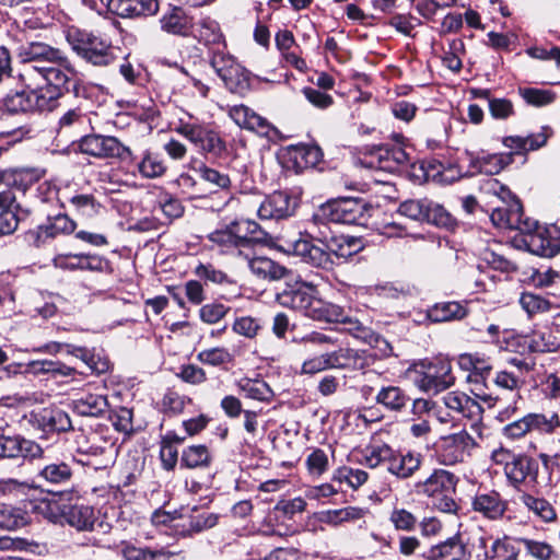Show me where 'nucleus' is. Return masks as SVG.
<instances>
[{
    "label": "nucleus",
    "instance_id": "nucleus-34",
    "mask_svg": "<svg viewBox=\"0 0 560 560\" xmlns=\"http://www.w3.org/2000/svg\"><path fill=\"white\" fill-rule=\"evenodd\" d=\"M124 560H171L173 553L163 549L152 550L132 541L121 540L114 546Z\"/></svg>",
    "mask_w": 560,
    "mask_h": 560
},
{
    "label": "nucleus",
    "instance_id": "nucleus-14",
    "mask_svg": "<svg viewBox=\"0 0 560 560\" xmlns=\"http://www.w3.org/2000/svg\"><path fill=\"white\" fill-rule=\"evenodd\" d=\"M538 472V462L525 454L514 455L505 468V476L514 488L526 482H537Z\"/></svg>",
    "mask_w": 560,
    "mask_h": 560
},
{
    "label": "nucleus",
    "instance_id": "nucleus-49",
    "mask_svg": "<svg viewBox=\"0 0 560 560\" xmlns=\"http://www.w3.org/2000/svg\"><path fill=\"white\" fill-rule=\"evenodd\" d=\"M527 343L533 352H556L560 349V341L548 328L534 330Z\"/></svg>",
    "mask_w": 560,
    "mask_h": 560
},
{
    "label": "nucleus",
    "instance_id": "nucleus-60",
    "mask_svg": "<svg viewBox=\"0 0 560 560\" xmlns=\"http://www.w3.org/2000/svg\"><path fill=\"white\" fill-rule=\"evenodd\" d=\"M238 65L235 58L224 50L211 51L210 66L221 80L225 79L226 74Z\"/></svg>",
    "mask_w": 560,
    "mask_h": 560
},
{
    "label": "nucleus",
    "instance_id": "nucleus-50",
    "mask_svg": "<svg viewBox=\"0 0 560 560\" xmlns=\"http://www.w3.org/2000/svg\"><path fill=\"white\" fill-rule=\"evenodd\" d=\"M68 201L78 215L88 219L96 217L103 208L101 202L91 194H75Z\"/></svg>",
    "mask_w": 560,
    "mask_h": 560
},
{
    "label": "nucleus",
    "instance_id": "nucleus-20",
    "mask_svg": "<svg viewBox=\"0 0 560 560\" xmlns=\"http://www.w3.org/2000/svg\"><path fill=\"white\" fill-rule=\"evenodd\" d=\"M295 202L285 191H275L258 208L260 219H283L293 214Z\"/></svg>",
    "mask_w": 560,
    "mask_h": 560
},
{
    "label": "nucleus",
    "instance_id": "nucleus-42",
    "mask_svg": "<svg viewBox=\"0 0 560 560\" xmlns=\"http://www.w3.org/2000/svg\"><path fill=\"white\" fill-rule=\"evenodd\" d=\"M190 36H194L205 45H217L224 42L219 23L210 18H203L197 24L192 23Z\"/></svg>",
    "mask_w": 560,
    "mask_h": 560
},
{
    "label": "nucleus",
    "instance_id": "nucleus-5",
    "mask_svg": "<svg viewBox=\"0 0 560 560\" xmlns=\"http://www.w3.org/2000/svg\"><path fill=\"white\" fill-rule=\"evenodd\" d=\"M22 81L26 89L9 94L4 98V106L9 112L51 110L54 108V95H46L43 88H39V82Z\"/></svg>",
    "mask_w": 560,
    "mask_h": 560
},
{
    "label": "nucleus",
    "instance_id": "nucleus-39",
    "mask_svg": "<svg viewBox=\"0 0 560 560\" xmlns=\"http://www.w3.org/2000/svg\"><path fill=\"white\" fill-rule=\"evenodd\" d=\"M458 365L462 370L470 372L469 382H479V377L483 378L492 370L489 358L479 353H463L458 357Z\"/></svg>",
    "mask_w": 560,
    "mask_h": 560
},
{
    "label": "nucleus",
    "instance_id": "nucleus-41",
    "mask_svg": "<svg viewBox=\"0 0 560 560\" xmlns=\"http://www.w3.org/2000/svg\"><path fill=\"white\" fill-rule=\"evenodd\" d=\"M63 517L67 524L78 530H92L96 520L93 508L79 504L67 508Z\"/></svg>",
    "mask_w": 560,
    "mask_h": 560
},
{
    "label": "nucleus",
    "instance_id": "nucleus-44",
    "mask_svg": "<svg viewBox=\"0 0 560 560\" xmlns=\"http://www.w3.org/2000/svg\"><path fill=\"white\" fill-rule=\"evenodd\" d=\"M375 400L389 411L400 412L408 404L409 397L398 386H385L382 387Z\"/></svg>",
    "mask_w": 560,
    "mask_h": 560
},
{
    "label": "nucleus",
    "instance_id": "nucleus-25",
    "mask_svg": "<svg viewBox=\"0 0 560 560\" xmlns=\"http://www.w3.org/2000/svg\"><path fill=\"white\" fill-rule=\"evenodd\" d=\"M90 128V120L79 109H69L58 122V136L66 137L75 143Z\"/></svg>",
    "mask_w": 560,
    "mask_h": 560
},
{
    "label": "nucleus",
    "instance_id": "nucleus-8",
    "mask_svg": "<svg viewBox=\"0 0 560 560\" xmlns=\"http://www.w3.org/2000/svg\"><path fill=\"white\" fill-rule=\"evenodd\" d=\"M423 368L424 370L416 380L417 386L423 392L438 394L451 387L455 382L451 363L446 360L438 359Z\"/></svg>",
    "mask_w": 560,
    "mask_h": 560
},
{
    "label": "nucleus",
    "instance_id": "nucleus-24",
    "mask_svg": "<svg viewBox=\"0 0 560 560\" xmlns=\"http://www.w3.org/2000/svg\"><path fill=\"white\" fill-rule=\"evenodd\" d=\"M229 116L241 128L268 136L271 130L269 121L245 105H235L229 109Z\"/></svg>",
    "mask_w": 560,
    "mask_h": 560
},
{
    "label": "nucleus",
    "instance_id": "nucleus-18",
    "mask_svg": "<svg viewBox=\"0 0 560 560\" xmlns=\"http://www.w3.org/2000/svg\"><path fill=\"white\" fill-rule=\"evenodd\" d=\"M38 491L37 486L26 481L12 478L0 480V492L14 495L18 499L30 500V510L33 513H42L49 508L47 500L36 501L34 499L35 493Z\"/></svg>",
    "mask_w": 560,
    "mask_h": 560
},
{
    "label": "nucleus",
    "instance_id": "nucleus-3",
    "mask_svg": "<svg viewBox=\"0 0 560 560\" xmlns=\"http://www.w3.org/2000/svg\"><path fill=\"white\" fill-rule=\"evenodd\" d=\"M280 248L289 254L299 256L304 262L322 269H331L335 265L328 244L325 246L314 243L308 234L299 233L298 237L281 238Z\"/></svg>",
    "mask_w": 560,
    "mask_h": 560
},
{
    "label": "nucleus",
    "instance_id": "nucleus-1",
    "mask_svg": "<svg viewBox=\"0 0 560 560\" xmlns=\"http://www.w3.org/2000/svg\"><path fill=\"white\" fill-rule=\"evenodd\" d=\"M48 63L49 67L27 66L20 74L21 80L39 82V88H43L46 95H54V104L66 92H72L75 96H79V72L70 60L62 52H59Z\"/></svg>",
    "mask_w": 560,
    "mask_h": 560
},
{
    "label": "nucleus",
    "instance_id": "nucleus-53",
    "mask_svg": "<svg viewBox=\"0 0 560 560\" xmlns=\"http://www.w3.org/2000/svg\"><path fill=\"white\" fill-rule=\"evenodd\" d=\"M208 240L212 245L219 247L222 253H230L233 249H237L240 256L244 255V250L238 246L230 223L211 232L208 235Z\"/></svg>",
    "mask_w": 560,
    "mask_h": 560
},
{
    "label": "nucleus",
    "instance_id": "nucleus-64",
    "mask_svg": "<svg viewBox=\"0 0 560 560\" xmlns=\"http://www.w3.org/2000/svg\"><path fill=\"white\" fill-rule=\"evenodd\" d=\"M332 479L339 482H346L349 487L357 489L368 480V472L343 466L335 470Z\"/></svg>",
    "mask_w": 560,
    "mask_h": 560
},
{
    "label": "nucleus",
    "instance_id": "nucleus-61",
    "mask_svg": "<svg viewBox=\"0 0 560 560\" xmlns=\"http://www.w3.org/2000/svg\"><path fill=\"white\" fill-rule=\"evenodd\" d=\"M520 304L529 316L548 312L552 306L549 300L532 292H524L520 298Z\"/></svg>",
    "mask_w": 560,
    "mask_h": 560
},
{
    "label": "nucleus",
    "instance_id": "nucleus-26",
    "mask_svg": "<svg viewBox=\"0 0 560 560\" xmlns=\"http://www.w3.org/2000/svg\"><path fill=\"white\" fill-rule=\"evenodd\" d=\"M159 23L161 30L171 35L187 37L192 33V18L179 7H173L165 12Z\"/></svg>",
    "mask_w": 560,
    "mask_h": 560
},
{
    "label": "nucleus",
    "instance_id": "nucleus-4",
    "mask_svg": "<svg viewBox=\"0 0 560 560\" xmlns=\"http://www.w3.org/2000/svg\"><path fill=\"white\" fill-rule=\"evenodd\" d=\"M364 217V206L358 199L343 198L322 205L313 214L316 223L359 224Z\"/></svg>",
    "mask_w": 560,
    "mask_h": 560
},
{
    "label": "nucleus",
    "instance_id": "nucleus-21",
    "mask_svg": "<svg viewBox=\"0 0 560 560\" xmlns=\"http://www.w3.org/2000/svg\"><path fill=\"white\" fill-rule=\"evenodd\" d=\"M310 318L328 323L348 324V329L351 331L360 330L361 328L360 323L357 319H352L341 306L325 302L320 299L314 302V307L311 310Z\"/></svg>",
    "mask_w": 560,
    "mask_h": 560
},
{
    "label": "nucleus",
    "instance_id": "nucleus-43",
    "mask_svg": "<svg viewBox=\"0 0 560 560\" xmlns=\"http://www.w3.org/2000/svg\"><path fill=\"white\" fill-rule=\"evenodd\" d=\"M520 502L542 522L550 523L555 522L557 518V513L553 506L544 498L534 497L530 493L523 492L520 495Z\"/></svg>",
    "mask_w": 560,
    "mask_h": 560
},
{
    "label": "nucleus",
    "instance_id": "nucleus-33",
    "mask_svg": "<svg viewBox=\"0 0 560 560\" xmlns=\"http://www.w3.org/2000/svg\"><path fill=\"white\" fill-rule=\"evenodd\" d=\"M244 259L250 272L259 279L276 281L285 277L288 269L267 257H250L244 253Z\"/></svg>",
    "mask_w": 560,
    "mask_h": 560
},
{
    "label": "nucleus",
    "instance_id": "nucleus-56",
    "mask_svg": "<svg viewBox=\"0 0 560 560\" xmlns=\"http://www.w3.org/2000/svg\"><path fill=\"white\" fill-rule=\"evenodd\" d=\"M39 179V173L36 170L21 168L4 172V183L7 186L25 191Z\"/></svg>",
    "mask_w": 560,
    "mask_h": 560
},
{
    "label": "nucleus",
    "instance_id": "nucleus-40",
    "mask_svg": "<svg viewBox=\"0 0 560 560\" xmlns=\"http://www.w3.org/2000/svg\"><path fill=\"white\" fill-rule=\"evenodd\" d=\"M25 374L33 375L51 374L52 377H68L77 374L74 368L68 366L60 361L35 360L25 364Z\"/></svg>",
    "mask_w": 560,
    "mask_h": 560
},
{
    "label": "nucleus",
    "instance_id": "nucleus-31",
    "mask_svg": "<svg viewBox=\"0 0 560 560\" xmlns=\"http://www.w3.org/2000/svg\"><path fill=\"white\" fill-rule=\"evenodd\" d=\"M288 167L301 173L308 167L315 166L320 160L318 148L305 144L291 145L285 153Z\"/></svg>",
    "mask_w": 560,
    "mask_h": 560
},
{
    "label": "nucleus",
    "instance_id": "nucleus-62",
    "mask_svg": "<svg viewBox=\"0 0 560 560\" xmlns=\"http://www.w3.org/2000/svg\"><path fill=\"white\" fill-rule=\"evenodd\" d=\"M197 360L206 365L221 366L229 364L233 361V355L225 348H210L200 351L197 354Z\"/></svg>",
    "mask_w": 560,
    "mask_h": 560
},
{
    "label": "nucleus",
    "instance_id": "nucleus-9",
    "mask_svg": "<svg viewBox=\"0 0 560 560\" xmlns=\"http://www.w3.org/2000/svg\"><path fill=\"white\" fill-rule=\"evenodd\" d=\"M490 219L500 229L518 230L520 232H528L536 225V220L524 217L523 207L516 198L506 199L503 206L495 207Z\"/></svg>",
    "mask_w": 560,
    "mask_h": 560
},
{
    "label": "nucleus",
    "instance_id": "nucleus-63",
    "mask_svg": "<svg viewBox=\"0 0 560 560\" xmlns=\"http://www.w3.org/2000/svg\"><path fill=\"white\" fill-rule=\"evenodd\" d=\"M390 448L387 444L371 445L363 451L362 463L370 468H375L381 464L387 466Z\"/></svg>",
    "mask_w": 560,
    "mask_h": 560
},
{
    "label": "nucleus",
    "instance_id": "nucleus-17",
    "mask_svg": "<svg viewBox=\"0 0 560 560\" xmlns=\"http://www.w3.org/2000/svg\"><path fill=\"white\" fill-rule=\"evenodd\" d=\"M184 510L186 516L182 523L174 525L176 528L180 527L179 533L183 536H191L213 528L220 518L219 514L200 510L197 506L184 508Z\"/></svg>",
    "mask_w": 560,
    "mask_h": 560
},
{
    "label": "nucleus",
    "instance_id": "nucleus-51",
    "mask_svg": "<svg viewBox=\"0 0 560 560\" xmlns=\"http://www.w3.org/2000/svg\"><path fill=\"white\" fill-rule=\"evenodd\" d=\"M465 556V546L457 537H452L433 547L430 558L434 560H463Z\"/></svg>",
    "mask_w": 560,
    "mask_h": 560
},
{
    "label": "nucleus",
    "instance_id": "nucleus-59",
    "mask_svg": "<svg viewBox=\"0 0 560 560\" xmlns=\"http://www.w3.org/2000/svg\"><path fill=\"white\" fill-rule=\"evenodd\" d=\"M210 460V453L205 445H191L182 454V464L188 468L208 466Z\"/></svg>",
    "mask_w": 560,
    "mask_h": 560
},
{
    "label": "nucleus",
    "instance_id": "nucleus-36",
    "mask_svg": "<svg viewBox=\"0 0 560 560\" xmlns=\"http://www.w3.org/2000/svg\"><path fill=\"white\" fill-rule=\"evenodd\" d=\"M468 311L465 304L456 301L435 303L427 312V317L432 323H444L451 320H460L467 315Z\"/></svg>",
    "mask_w": 560,
    "mask_h": 560
},
{
    "label": "nucleus",
    "instance_id": "nucleus-7",
    "mask_svg": "<svg viewBox=\"0 0 560 560\" xmlns=\"http://www.w3.org/2000/svg\"><path fill=\"white\" fill-rule=\"evenodd\" d=\"M176 131L202 152L218 156L225 151V142L220 135L202 125L180 120Z\"/></svg>",
    "mask_w": 560,
    "mask_h": 560
},
{
    "label": "nucleus",
    "instance_id": "nucleus-12",
    "mask_svg": "<svg viewBox=\"0 0 560 560\" xmlns=\"http://www.w3.org/2000/svg\"><path fill=\"white\" fill-rule=\"evenodd\" d=\"M457 482L458 478L453 472L435 468L425 479L416 482L415 489L428 498L446 497L455 493Z\"/></svg>",
    "mask_w": 560,
    "mask_h": 560
},
{
    "label": "nucleus",
    "instance_id": "nucleus-52",
    "mask_svg": "<svg viewBox=\"0 0 560 560\" xmlns=\"http://www.w3.org/2000/svg\"><path fill=\"white\" fill-rule=\"evenodd\" d=\"M527 420L530 431H537L540 434H552L560 428V416L555 411L527 413Z\"/></svg>",
    "mask_w": 560,
    "mask_h": 560
},
{
    "label": "nucleus",
    "instance_id": "nucleus-55",
    "mask_svg": "<svg viewBox=\"0 0 560 560\" xmlns=\"http://www.w3.org/2000/svg\"><path fill=\"white\" fill-rule=\"evenodd\" d=\"M222 81L229 91L240 95H244L252 88L250 73L241 65L232 69Z\"/></svg>",
    "mask_w": 560,
    "mask_h": 560
},
{
    "label": "nucleus",
    "instance_id": "nucleus-57",
    "mask_svg": "<svg viewBox=\"0 0 560 560\" xmlns=\"http://www.w3.org/2000/svg\"><path fill=\"white\" fill-rule=\"evenodd\" d=\"M364 511L357 506H347L338 510H329L323 513L320 521L332 526L345 522H352L363 517Z\"/></svg>",
    "mask_w": 560,
    "mask_h": 560
},
{
    "label": "nucleus",
    "instance_id": "nucleus-16",
    "mask_svg": "<svg viewBox=\"0 0 560 560\" xmlns=\"http://www.w3.org/2000/svg\"><path fill=\"white\" fill-rule=\"evenodd\" d=\"M423 456L413 451L399 452L390 448L387 471L398 479L411 478L422 465Z\"/></svg>",
    "mask_w": 560,
    "mask_h": 560
},
{
    "label": "nucleus",
    "instance_id": "nucleus-19",
    "mask_svg": "<svg viewBox=\"0 0 560 560\" xmlns=\"http://www.w3.org/2000/svg\"><path fill=\"white\" fill-rule=\"evenodd\" d=\"M331 368L346 371H362L370 366L373 357L364 350L339 348L330 352Z\"/></svg>",
    "mask_w": 560,
    "mask_h": 560
},
{
    "label": "nucleus",
    "instance_id": "nucleus-10",
    "mask_svg": "<svg viewBox=\"0 0 560 560\" xmlns=\"http://www.w3.org/2000/svg\"><path fill=\"white\" fill-rule=\"evenodd\" d=\"M316 294L315 285L305 281H296L294 284H287L285 289L277 294V301L284 307H290L311 317L314 302L318 301Z\"/></svg>",
    "mask_w": 560,
    "mask_h": 560
},
{
    "label": "nucleus",
    "instance_id": "nucleus-37",
    "mask_svg": "<svg viewBox=\"0 0 560 560\" xmlns=\"http://www.w3.org/2000/svg\"><path fill=\"white\" fill-rule=\"evenodd\" d=\"M513 162V153L488 154L470 159V166L474 173L486 175L499 174L504 167Z\"/></svg>",
    "mask_w": 560,
    "mask_h": 560
},
{
    "label": "nucleus",
    "instance_id": "nucleus-15",
    "mask_svg": "<svg viewBox=\"0 0 560 560\" xmlns=\"http://www.w3.org/2000/svg\"><path fill=\"white\" fill-rule=\"evenodd\" d=\"M1 458H46L45 451L35 442L21 436L0 435Z\"/></svg>",
    "mask_w": 560,
    "mask_h": 560
},
{
    "label": "nucleus",
    "instance_id": "nucleus-11",
    "mask_svg": "<svg viewBox=\"0 0 560 560\" xmlns=\"http://www.w3.org/2000/svg\"><path fill=\"white\" fill-rule=\"evenodd\" d=\"M475 439L466 431L443 436L440 444V457L446 466L464 463L476 447Z\"/></svg>",
    "mask_w": 560,
    "mask_h": 560
},
{
    "label": "nucleus",
    "instance_id": "nucleus-22",
    "mask_svg": "<svg viewBox=\"0 0 560 560\" xmlns=\"http://www.w3.org/2000/svg\"><path fill=\"white\" fill-rule=\"evenodd\" d=\"M445 407L464 418L479 421L483 412L481 405L462 392H448L443 396Z\"/></svg>",
    "mask_w": 560,
    "mask_h": 560
},
{
    "label": "nucleus",
    "instance_id": "nucleus-27",
    "mask_svg": "<svg viewBox=\"0 0 560 560\" xmlns=\"http://www.w3.org/2000/svg\"><path fill=\"white\" fill-rule=\"evenodd\" d=\"M77 223L65 213H60L49 219L44 225L37 228L35 235L36 246L45 244L59 235H67L74 232Z\"/></svg>",
    "mask_w": 560,
    "mask_h": 560
},
{
    "label": "nucleus",
    "instance_id": "nucleus-54",
    "mask_svg": "<svg viewBox=\"0 0 560 560\" xmlns=\"http://www.w3.org/2000/svg\"><path fill=\"white\" fill-rule=\"evenodd\" d=\"M237 387L245 397L250 399L268 401L272 397V390L264 381L244 377L237 382Z\"/></svg>",
    "mask_w": 560,
    "mask_h": 560
},
{
    "label": "nucleus",
    "instance_id": "nucleus-47",
    "mask_svg": "<svg viewBox=\"0 0 560 560\" xmlns=\"http://www.w3.org/2000/svg\"><path fill=\"white\" fill-rule=\"evenodd\" d=\"M363 248L361 238L354 236H345L332 238L328 243V249L331 253V258L348 259L359 253Z\"/></svg>",
    "mask_w": 560,
    "mask_h": 560
},
{
    "label": "nucleus",
    "instance_id": "nucleus-6",
    "mask_svg": "<svg viewBox=\"0 0 560 560\" xmlns=\"http://www.w3.org/2000/svg\"><path fill=\"white\" fill-rule=\"evenodd\" d=\"M78 150L97 159L127 160L132 156L131 150L112 136L84 135L78 140Z\"/></svg>",
    "mask_w": 560,
    "mask_h": 560
},
{
    "label": "nucleus",
    "instance_id": "nucleus-30",
    "mask_svg": "<svg viewBox=\"0 0 560 560\" xmlns=\"http://www.w3.org/2000/svg\"><path fill=\"white\" fill-rule=\"evenodd\" d=\"M108 7L121 18L153 15L159 10L158 0H108Z\"/></svg>",
    "mask_w": 560,
    "mask_h": 560
},
{
    "label": "nucleus",
    "instance_id": "nucleus-23",
    "mask_svg": "<svg viewBox=\"0 0 560 560\" xmlns=\"http://www.w3.org/2000/svg\"><path fill=\"white\" fill-rule=\"evenodd\" d=\"M395 144H384L378 147L373 156L378 160V167L382 170L393 171L399 165L407 164L409 154L404 149L405 138L401 135H394Z\"/></svg>",
    "mask_w": 560,
    "mask_h": 560
},
{
    "label": "nucleus",
    "instance_id": "nucleus-45",
    "mask_svg": "<svg viewBox=\"0 0 560 560\" xmlns=\"http://www.w3.org/2000/svg\"><path fill=\"white\" fill-rule=\"evenodd\" d=\"M67 353L82 360L94 373L103 374L109 370L110 364L108 359L96 354L88 348L67 346Z\"/></svg>",
    "mask_w": 560,
    "mask_h": 560
},
{
    "label": "nucleus",
    "instance_id": "nucleus-29",
    "mask_svg": "<svg viewBox=\"0 0 560 560\" xmlns=\"http://www.w3.org/2000/svg\"><path fill=\"white\" fill-rule=\"evenodd\" d=\"M521 233L524 235L522 242L528 252L546 257L556 254L553 241L548 236L547 230L540 226L537 221L535 228Z\"/></svg>",
    "mask_w": 560,
    "mask_h": 560
},
{
    "label": "nucleus",
    "instance_id": "nucleus-35",
    "mask_svg": "<svg viewBox=\"0 0 560 560\" xmlns=\"http://www.w3.org/2000/svg\"><path fill=\"white\" fill-rule=\"evenodd\" d=\"M230 224L242 250L250 248L264 237L259 224L253 220L236 219L230 222Z\"/></svg>",
    "mask_w": 560,
    "mask_h": 560
},
{
    "label": "nucleus",
    "instance_id": "nucleus-2",
    "mask_svg": "<svg viewBox=\"0 0 560 560\" xmlns=\"http://www.w3.org/2000/svg\"><path fill=\"white\" fill-rule=\"evenodd\" d=\"M67 40L81 58L93 66L106 67L117 59L116 48L93 33L71 30L68 32Z\"/></svg>",
    "mask_w": 560,
    "mask_h": 560
},
{
    "label": "nucleus",
    "instance_id": "nucleus-28",
    "mask_svg": "<svg viewBox=\"0 0 560 560\" xmlns=\"http://www.w3.org/2000/svg\"><path fill=\"white\" fill-rule=\"evenodd\" d=\"M472 509L489 520H499L504 515L508 503L501 498L499 492L490 490L478 492L475 495Z\"/></svg>",
    "mask_w": 560,
    "mask_h": 560
},
{
    "label": "nucleus",
    "instance_id": "nucleus-38",
    "mask_svg": "<svg viewBox=\"0 0 560 560\" xmlns=\"http://www.w3.org/2000/svg\"><path fill=\"white\" fill-rule=\"evenodd\" d=\"M38 477L51 486L67 487L73 478V467L67 462H51L38 472Z\"/></svg>",
    "mask_w": 560,
    "mask_h": 560
},
{
    "label": "nucleus",
    "instance_id": "nucleus-13",
    "mask_svg": "<svg viewBox=\"0 0 560 560\" xmlns=\"http://www.w3.org/2000/svg\"><path fill=\"white\" fill-rule=\"evenodd\" d=\"M54 266L62 270H89L107 272L110 269L109 261L98 255L91 254H60L52 259Z\"/></svg>",
    "mask_w": 560,
    "mask_h": 560
},
{
    "label": "nucleus",
    "instance_id": "nucleus-46",
    "mask_svg": "<svg viewBox=\"0 0 560 560\" xmlns=\"http://www.w3.org/2000/svg\"><path fill=\"white\" fill-rule=\"evenodd\" d=\"M515 541L524 547L525 553L536 560H558L559 555L553 546L544 540L518 537Z\"/></svg>",
    "mask_w": 560,
    "mask_h": 560
},
{
    "label": "nucleus",
    "instance_id": "nucleus-58",
    "mask_svg": "<svg viewBox=\"0 0 560 560\" xmlns=\"http://www.w3.org/2000/svg\"><path fill=\"white\" fill-rule=\"evenodd\" d=\"M479 548L483 550L485 560H499L506 556L510 545L500 538L491 536H480L478 539Z\"/></svg>",
    "mask_w": 560,
    "mask_h": 560
},
{
    "label": "nucleus",
    "instance_id": "nucleus-32",
    "mask_svg": "<svg viewBox=\"0 0 560 560\" xmlns=\"http://www.w3.org/2000/svg\"><path fill=\"white\" fill-rule=\"evenodd\" d=\"M73 410L83 417H100L108 408L106 395L97 392H83L72 400Z\"/></svg>",
    "mask_w": 560,
    "mask_h": 560
},
{
    "label": "nucleus",
    "instance_id": "nucleus-48",
    "mask_svg": "<svg viewBox=\"0 0 560 560\" xmlns=\"http://www.w3.org/2000/svg\"><path fill=\"white\" fill-rule=\"evenodd\" d=\"M61 52L43 43H30L20 48V57L23 62H50Z\"/></svg>",
    "mask_w": 560,
    "mask_h": 560
}]
</instances>
